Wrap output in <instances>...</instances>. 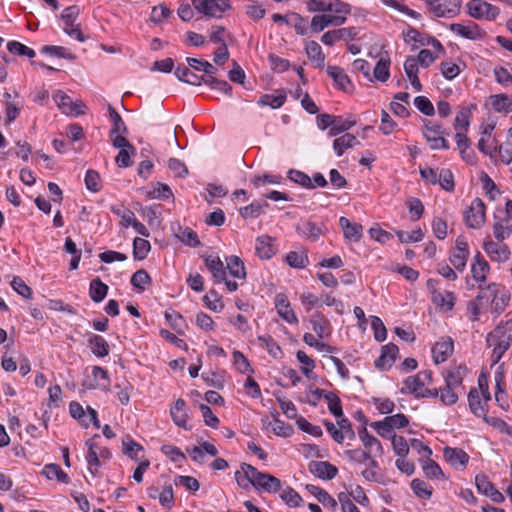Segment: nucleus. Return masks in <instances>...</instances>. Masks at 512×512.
Returning a JSON list of instances; mask_svg holds the SVG:
<instances>
[{
	"label": "nucleus",
	"instance_id": "f257e3e1",
	"mask_svg": "<svg viewBox=\"0 0 512 512\" xmlns=\"http://www.w3.org/2000/svg\"><path fill=\"white\" fill-rule=\"evenodd\" d=\"M486 342L492 348L491 362L495 365L512 344V320L500 322L488 333Z\"/></svg>",
	"mask_w": 512,
	"mask_h": 512
},
{
	"label": "nucleus",
	"instance_id": "f03ea898",
	"mask_svg": "<svg viewBox=\"0 0 512 512\" xmlns=\"http://www.w3.org/2000/svg\"><path fill=\"white\" fill-rule=\"evenodd\" d=\"M432 382V372L423 370L414 376H409L404 380V389L414 394L416 397H438L437 389H430Z\"/></svg>",
	"mask_w": 512,
	"mask_h": 512
},
{
	"label": "nucleus",
	"instance_id": "7ed1b4c3",
	"mask_svg": "<svg viewBox=\"0 0 512 512\" xmlns=\"http://www.w3.org/2000/svg\"><path fill=\"white\" fill-rule=\"evenodd\" d=\"M465 9L467 15L476 20L494 21L500 13L497 6L484 0H470L466 3Z\"/></svg>",
	"mask_w": 512,
	"mask_h": 512
},
{
	"label": "nucleus",
	"instance_id": "20e7f679",
	"mask_svg": "<svg viewBox=\"0 0 512 512\" xmlns=\"http://www.w3.org/2000/svg\"><path fill=\"white\" fill-rule=\"evenodd\" d=\"M491 300V304L497 313H501L508 305L510 295L497 283H491L485 288H481L478 293V300Z\"/></svg>",
	"mask_w": 512,
	"mask_h": 512
},
{
	"label": "nucleus",
	"instance_id": "39448f33",
	"mask_svg": "<svg viewBox=\"0 0 512 512\" xmlns=\"http://www.w3.org/2000/svg\"><path fill=\"white\" fill-rule=\"evenodd\" d=\"M350 13L324 12L314 15L311 19L310 30L313 33H320L330 26H341L346 23L347 15Z\"/></svg>",
	"mask_w": 512,
	"mask_h": 512
},
{
	"label": "nucleus",
	"instance_id": "423d86ee",
	"mask_svg": "<svg viewBox=\"0 0 512 512\" xmlns=\"http://www.w3.org/2000/svg\"><path fill=\"white\" fill-rule=\"evenodd\" d=\"M437 284L435 279H428L426 283L432 303L442 311H452L456 302L455 294L451 291L439 290Z\"/></svg>",
	"mask_w": 512,
	"mask_h": 512
},
{
	"label": "nucleus",
	"instance_id": "0eeeda50",
	"mask_svg": "<svg viewBox=\"0 0 512 512\" xmlns=\"http://www.w3.org/2000/svg\"><path fill=\"white\" fill-rule=\"evenodd\" d=\"M79 14L77 6H69L62 11L61 21L63 31L71 38L84 42L85 37L80 29L79 24L76 23Z\"/></svg>",
	"mask_w": 512,
	"mask_h": 512
},
{
	"label": "nucleus",
	"instance_id": "6e6552de",
	"mask_svg": "<svg viewBox=\"0 0 512 512\" xmlns=\"http://www.w3.org/2000/svg\"><path fill=\"white\" fill-rule=\"evenodd\" d=\"M193 7L209 18H221L231 8L229 0H193Z\"/></svg>",
	"mask_w": 512,
	"mask_h": 512
},
{
	"label": "nucleus",
	"instance_id": "1a4fd4ad",
	"mask_svg": "<svg viewBox=\"0 0 512 512\" xmlns=\"http://www.w3.org/2000/svg\"><path fill=\"white\" fill-rule=\"evenodd\" d=\"M305 4L311 13H351V6L341 0H307Z\"/></svg>",
	"mask_w": 512,
	"mask_h": 512
},
{
	"label": "nucleus",
	"instance_id": "9d476101",
	"mask_svg": "<svg viewBox=\"0 0 512 512\" xmlns=\"http://www.w3.org/2000/svg\"><path fill=\"white\" fill-rule=\"evenodd\" d=\"M483 250L492 262L498 264L507 263L511 257V249L505 243L495 242L491 237H486L483 242Z\"/></svg>",
	"mask_w": 512,
	"mask_h": 512
},
{
	"label": "nucleus",
	"instance_id": "9b49d317",
	"mask_svg": "<svg viewBox=\"0 0 512 512\" xmlns=\"http://www.w3.org/2000/svg\"><path fill=\"white\" fill-rule=\"evenodd\" d=\"M424 138L430 143L431 149H448L449 145L443 137L442 126L433 121H425L423 129Z\"/></svg>",
	"mask_w": 512,
	"mask_h": 512
},
{
	"label": "nucleus",
	"instance_id": "f8f14e48",
	"mask_svg": "<svg viewBox=\"0 0 512 512\" xmlns=\"http://www.w3.org/2000/svg\"><path fill=\"white\" fill-rule=\"evenodd\" d=\"M450 31L456 36L472 41L482 40L486 36V32L472 21H468L467 23H453L450 25Z\"/></svg>",
	"mask_w": 512,
	"mask_h": 512
},
{
	"label": "nucleus",
	"instance_id": "ddd939ff",
	"mask_svg": "<svg viewBox=\"0 0 512 512\" xmlns=\"http://www.w3.org/2000/svg\"><path fill=\"white\" fill-rule=\"evenodd\" d=\"M461 0H429L430 9L437 17L451 18L460 12Z\"/></svg>",
	"mask_w": 512,
	"mask_h": 512
},
{
	"label": "nucleus",
	"instance_id": "4468645a",
	"mask_svg": "<svg viewBox=\"0 0 512 512\" xmlns=\"http://www.w3.org/2000/svg\"><path fill=\"white\" fill-rule=\"evenodd\" d=\"M469 246L465 238L458 237L450 255V262L456 270L463 271L469 257Z\"/></svg>",
	"mask_w": 512,
	"mask_h": 512
},
{
	"label": "nucleus",
	"instance_id": "2eb2a0df",
	"mask_svg": "<svg viewBox=\"0 0 512 512\" xmlns=\"http://www.w3.org/2000/svg\"><path fill=\"white\" fill-rule=\"evenodd\" d=\"M53 100L57 107L66 115L78 116L84 113V105L81 102H73L63 91H56Z\"/></svg>",
	"mask_w": 512,
	"mask_h": 512
},
{
	"label": "nucleus",
	"instance_id": "dca6fc26",
	"mask_svg": "<svg viewBox=\"0 0 512 512\" xmlns=\"http://www.w3.org/2000/svg\"><path fill=\"white\" fill-rule=\"evenodd\" d=\"M490 399L491 396L487 389L483 392L482 400L480 392L476 388H472L468 394V403L471 412L477 417H483L486 420V406Z\"/></svg>",
	"mask_w": 512,
	"mask_h": 512
},
{
	"label": "nucleus",
	"instance_id": "f3484780",
	"mask_svg": "<svg viewBox=\"0 0 512 512\" xmlns=\"http://www.w3.org/2000/svg\"><path fill=\"white\" fill-rule=\"evenodd\" d=\"M485 220V206L481 199L476 198L465 212V222L470 228H479Z\"/></svg>",
	"mask_w": 512,
	"mask_h": 512
},
{
	"label": "nucleus",
	"instance_id": "a211bd4d",
	"mask_svg": "<svg viewBox=\"0 0 512 512\" xmlns=\"http://www.w3.org/2000/svg\"><path fill=\"white\" fill-rule=\"evenodd\" d=\"M277 314L288 324H298V318L285 294L279 293L274 300Z\"/></svg>",
	"mask_w": 512,
	"mask_h": 512
},
{
	"label": "nucleus",
	"instance_id": "6ab92c4d",
	"mask_svg": "<svg viewBox=\"0 0 512 512\" xmlns=\"http://www.w3.org/2000/svg\"><path fill=\"white\" fill-rule=\"evenodd\" d=\"M454 343L450 337L441 338L432 347V357L436 364L445 362L453 353Z\"/></svg>",
	"mask_w": 512,
	"mask_h": 512
},
{
	"label": "nucleus",
	"instance_id": "aec40b11",
	"mask_svg": "<svg viewBox=\"0 0 512 512\" xmlns=\"http://www.w3.org/2000/svg\"><path fill=\"white\" fill-rule=\"evenodd\" d=\"M475 484L478 492L489 497L493 502L501 503L504 501L503 494L494 487L485 475H477Z\"/></svg>",
	"mask_w": 512,
	"mask_h": 512
},
{
	"label": "nucleus",
	"instance_id": "412c9836",
	"mask_svg": "<svg viewBox=\"0 0 512 512\" xmlns=\"http://www.w3.org/2000/svg\"><path fill=\"white\" fill-rule=\"evenodd\" d=\"M257 475L258 470L255 467L250 464L243 463L240 469L235 472V479L241 488L249 490L251 487H254Z\"/></svg>",
	"mask_w": 512,
	"mask_h": 512
},
{
	"label": "nucleus",
	"instance_id": "4be33fe9",
	"mask_svg": "<svg viewBox=\"0 0 512 512\" xmlns=\"http://www.w3.org/2000/svg\"><path fill=\"white\" fill-rule=\"evenodd\" d=\"M490 272V265L485 260V258L478 252L472 261L471 264V274L473 279L479 284L485 283L487 279V275ZM480 289L483 288L482 285H479Z\"/></svg>",
	"mask_w": 512,
	"mask_h": 512
},
{
	"label": "nucleus",
	"instance_id": "5701e85b",
	"mask_svg": "<svg viewBox=\"0 0 512 512\" xmlns=\"http://www.w3.org/2000/svg\"><path fill=\"white\" fill-rule=\"evenodd\" d=\"M254 488L258 491L276 493L281 488V481L268 473H263L258 470Z\"/></svg>",
	"mask_w": 512,
	"mask_h": 512
},
{
	"label": "nucleus",
	"instance_id": "b1692460",
	"mask_svg": "<svg viewBox=\"0 0 512 512\" xmlns=\"http://www.w3.org/2000/svg\"><path fill=\"white\" fill-rule=\"evenodd\" d=\"M443 455L445 460L456 469H464L469 461V455L460 448L445 447Z\"/></svg>",
	"mask_w": 512,
	"mask_h": 512
},
{
	"label": "nucleus",
	"instance_id": "393cba45",
	"mask_svg": "<svg viewBox=\"0 0 512 512\" xmlns=\"http://www.w3.org/2000/svg\"><path fill=\"white\" fill-rule=\"evenodd\" d=\"M339 225L343 231V235L346 241L359 242L363 235V226L358 223H352L346 217H340Z\"/></svg>",
	"mask_w": 512,
	"mask_h": 512
},
{
	"label": "nucleus",
	"instance_id": "a878e982",
	"mask_svg": "<svg viewBox=\"0 0 512 512\" xmlns=\"http://www.w3.org/2000/svg\"><path fill=\"white\" fill-rule=\"evenodd\" d=\"M398 347L392 343L382 347L381 355L375 360V366L381 370H388L395 362Z\"/></svg>",
	"mask_w": 512,
	"mask_h": 512
},
{
	"label": "nucleus",
	"instance_id": "bb28decb",
	"mask_svg": "<svg viewBox=\"0 0 512 512\" xmlns=\"http://www.w3.org/2000/svg\"><path fill=\"white\" fill-rule=\"evenodd\" d=\"M170 415L175 425L184 429H188L187 405L183 399L179 398L174 402V404L170 407Z\"/></svg>",
	"mask_w": 512,
	"mask_h": 512
},
{
	"label": "nucleus",
	"instance_id": "cd10ccee",
	"mask_svg": "<svg viewBox=\"0 0 512 512\" xmlns=\"http://www.w3.org/2000/svg\"><path fill=\"white\" fill-rule=\"evenodd\" d=\"M255 252L261 259H270L276 253L274 239L268 235L259 236L256 239Z\"/></svg>",
	"mask_w": 512,
	"mask_h": 512
},
{
	"label": "nucleus",
	"instance_id": "c85d7f7f",
	"mask_svg": "<svg viewBox=\"0 0 512 512\" xmlns=\"http://www.w3.org/2000/svg\"><path fill=\"white\" fill-rule=\"evenodd\" d=\"M297 231L301 236L311 241H316L327 232V228L323 224L306 221L297 227Z\"/></svg>",
	"mask_w": 512,
	"mask_h": 512
},
{
	"label": "nucleus",
	"instance_id": "c756f323",
	"mask_svg": "<svg viewBox=\"0 0 512 512\" xmlns=\"http://www.w3.org/2000/svg\"><path fill=\"white\" fill-rule=\"evenodd\" d=\"M205 265L211 272L212 277L216 283H221L225 280V267L220 257L217 255H208L204 258Z\"/></svg>",
	"mask_w": 512,
	"mask_h": 512
},
{
	"label": "nucleus",
	"instance_id": "7c9ffc66",
	"mask_svg": "<svg viewBox=\"0 0 512 512\" xmlns=\"http://www.w3.org/2000/svg\"><path fill=\"white\" fill-rule=\"evenodd\" d=\"M358 435L366 452H370V455L374 456L382 455L383 447L380 441L373 435L369 434L365 427L358 432Z\"/></svg>",
	"mask_w": 512,
	"mask_h": 512
},
{
	"label": "nucleus",
	"instance_id": "2f4dec72",
	"mask_svg": "<svg viewBox=\"0 0 512 512\" xmlns=\"http://www.w3.org/2000/svg\"><path fill=\"white\" fill-rule=\"evenodd\" d=\"M466 372V367L462 365L448 369L444 374L445 384L462 392V382Z\"/></svg>",
	"mask_w": 512,
	"mask_h": 512
},
{
	"label": "nucleus",
	"instance_id": "473e14b6",
	"mask_svg": "<svg viewBox=\"0 0 512 512\" xmlns=\"http://www.w3.org/2000/svg\"><path fill=\"white\" fill-rule=\"evenodd\" d=\"M310 324L318 338H327L332 333V327L327 318L321 313H315L310 318Z\"/></svg>",
	"mask_w": 512,
	"mask_h": 512
},
{
	"label": "nucleus",
	"instance_id": "72a5a7b5",
	"mask_svg": "<svg viewBox=\"0 0 512 512\" xmlns=\"http://www.w3.org/2000/svg\"><path fill=\"white\" fill-rule=\"evenodd\" d=\"M310 471L318 478L323 480H331L333 479L337 473L338 469L326 461L313 462L309 465Z\"/></svg>",
	"mask_w": 512,
	"mask_h": 512
},
{
	"label": "nucleus",
	"instance_id": "f704fd0d",
	"mask_svg": "<svg viewBox=\"0 0 512 512\" xmlns=\"http://www.w3.org/2000/svg\"><path fill=\"white\" fill-rule=\"evenodd\" d=\"M327 74L334 80L339 89L343 91L352 90V82L342 68L338 66H328Z\"/></svg>",
	"mask_w": 512,
	"mask_h": 512
},
{
	"label": "nucleus",
	"instance_id": "c9c22d12",
	"mask_svg": "<svg viewBox=\"0 0 512 512\" xmlns=\"http://www.w3.org/2000/svg\"><path fill=\"white\" fill-rule=\"evenodd\" d=\"M490 104L497 113L508 114L512 112V96L508 94H495L490 96Z\"/></svg>",
	"mask_w": 512,
	"mask_h": 512
},
{
	"label": "nucleus",
	"instance_id": "e433bc0d",
	"mask_svg": "<svg viewBox=\"0 0 512 512\" xmlns=\"http://www.w3.org/2000/svg\"><path fill=\"white\" fill-rule=\"evenodd\" d=\"M358 143V139L353 134L346 133L334 140L333 149L337 156H342L347 149L354 147Z\"/></svg>",
	"mask_w": 512,
	"mask_h": 512
},
{
	"label": "nucleus",
	"instance_id": "4c0bfd02",
	"mask_svg": "<svg viewBox=\"0 0 512 512\" xmlns=\"http://www.w3.org/2000/svg\"><path fill=\"white\" fill-rule=\"evenodd\" d=\"M92 376L94 380V384H90L88 388L95 389L99 388L104 391H108V387L110 384L109 376L107 370L100 366H94L92 368Z\"/></svg>",
	"mask_w": 512,
	"mask_h": 512
},
{
	"label": "nucleus",
	"instance_id": "58836bf2",
	"mask_svg": "<svg viewBox=\"0 0 512 512\" xmlns=\"http://www.w3.org/2000/svg\"><path fill=\"white\" fill-rule=\"evenodd\" d=\"M42 475L48 480L57 479L59 482L68 484L70 478L57 464H46L42 469Z\"/></svg>",
	"mask_w": 512,
	"mask_h": 512
},
{
	"label": "nucleus",
	"instance_id": "ea45409f",
	"mask_svg": "<svg viewBox=\"0 0 512 512\" xmlns=\"http://www.w3.org/2000/svg\"><path fill=\"white\" fill-rule=\"evenodd\" d=\"M91 352L97 357H105L109 354V344L100 335L93 334L88 340Z\"/></svg>",
	"mask_w": 512,
	"mask_h": 512
},
{
	"label": "nucleus",
	"instance_id": "a19ab883",
	"mask_svg": "<svg viewBox=\"0 0 512 512\" xmlns=\"http://www.w3.org/2000/svg\"><path fill=\"white\" fill-rule=\"evenodd\" d=\"M305 51L308 58L315 62L318 67L324 66L325 55L322 51L321 46L316 41H308L305 44Z\"/></svg>",
	"mask_w": 512,
	"mask_h": 512
},
{
	"label": "nucleus",
	"instance_id": "79ce46f5",
	"mask_svg": "<svg viewBox=\"0 0 512 512\" xmlns=\"http://www.w3.org/2000/svg\"><path fill=\"white\" fill-rule=\"evenodd\" d=\"M86 445L88 446V452L86 454V461L88 465V471L93 475L96 476L98 473V468L100 466V460L99 455L97 452V445L94 444L91 440H88L86 442Z\"/></svg>",
	"mask_w": 512,
	"mask_h": 512
},
{
	"label": "nucleus",
	"instance_id": "37998d69",
	"mask_svg": "<svg viewBox=\"0 0 512 512\" xmlns=\"http://www.w3.org/2000/svg\"><path fill=\"white\" fill-rule=\"evenodd\" d=\"M226 268L231 276L237 279L246 278V270L243 261L238 256H230L226 258Z\"/></svg>",
	"mask_w": 512,
	"mask_h": 512
},
{
	"label": "nucleus",
	"instance_id": "c03bdc74",
	"mask_svg": "<svg viewBox=\"0 0 512 512\" xmlns=\"http://www.w3.org/2000/svg\"><path fill=\"white\" fill-rule=\"evenodd\" d=\"M267 429L272 431L275 435L280 437H290L293 434V428L290 424L275 418L273 421L265 423Z\"/></svg>",
	"mask_w": 512,
	"mask_h": 512
},
{
	"label": "nucleus",
	"instance_id": "a18cd8bd",
	"mask_svg": "<svg viewBox=\"0 0 512 512\" xmlns=\"http://www.w3.org/2000/svg\"><path fill=\"white\" fill-rule=\"evenodd\" d=\"M405 43L410 44L413 49H417L420 46H425L426 36L420 33L418 30L408 27L402 32Z\"/></svg>",
	"mask_w": 512,
	"mask_h": 512
},
{
	"label": "nucleus",
	"instance_id": "49530a36",
	"mask_svg": "<svg viewBox=\"0 0 512 512\" xmlns=\"http://www.w3.org/2000/svg\"><path fill=\"white\" fill-rule=\"evenodd\" d=\"M108 292V286L103 283L99 278H95L90 282L89 295L94 302H101L104 300Z\"/></svg>",
	"mask_w": 512,
	"mask_h": 512
},
{
	"label": "nucleus",
	"instance_id": "de8ad7c7",
	"mask_svg": "<svg viewBox=\"0 0 512 512\" xmlns=\"http://www.w3.org/2000/svg\"><path fill=\"white\" fill-rule=\"evenodd\" d=\"M267 206L266 202L253 201L248 206L240 208L239 213L244 219H254L259 217Z\"/></svg>",
	"mask_w": 512,
	"mask_h": 512
},
{
	"label": "nucleus",
	"instance_id": "09e8293b",
	"mask_svg": "<svg viewBox=\"0 0 512 512\" xmlns=\"http://www.w3.org/2000/svg\"><path fill=\"white\" fill-rule=\"evenodd\" d=\"M390 59L388 56H381L373 70L374 79L385 82L390 76Z\"/></svg>",
	"mask_w": 512,
	"mask_h": 512
},
{
	"label": "nucleus",
	"instance_id": "8fccbe9b",
	"mask_svg": "<svg viewBox=\"0 0 512 512\" xmlns=\"http://www.w3.org/2000/svg\"><path fill=\"white\" fill-rule=\"evenodd\" d=\"M356 121L351 119H344L340 116H334L333 124L329 129V136L335 137L342 132H345L355 125Z\"/></svg>",
	"mask_w": 512,
	"mask_h": 512
},
{
	"label": "nucleus",
	"instance_id": "3c124183",
	"mask_svg": "<svg viewBox=\"0 0 512 512\" xmlns=\"http://www.w3.org/2000/svg\"><path fill=\"white\" fill-rule=\"evenodd\" d=\"M437 390L441 402L447 406L455 404L458 401L460 394L462 393L461 391L452 388L447 384H445V387Z\"/></svg>",
	"mask_w": 512,
	"mask_h": 512
},
{
	"label": "nucleus",
	"instance_id": "603ef678",
	"mask_svg": "<svg viewBox=\"0 0 512 512\" xmlns=\"http://www.w3.org/2000/svg\"><path fill=\"white\" fill-rule=\"evenodd\" d=\"M175 76L182 82L191 85H201L202 76L195 74L188 67H177L175 70Z\"/></svg>",
	"mask_w": 512,
	"mask_h": 512
},
{
	"label": "nucleus",
	"instance_id": "864d4df0",
	"mask_svg": "<svg viewBox=\"0 0 512 512\" xmlns=\"http://www.w3.org/2000/svg\"><path fill=\"white\" fill-rule=\"evenodd\" d=\"M310 492L322 503L325 507L335 509L337 507V500L331 497L327 491L317 486H308Z\"/></svg>",
	"mask_w": 512,
	"mask_h": 512
},
{
	"label": "nucleus",
	"instance_id": "5fc2aeb1",
	"mask_svg": "<svg viewBox=\"0 0 512 512\" xmlns=\"http://www.w3.org/2000/svg\"><path fill=\"white\" fill-rule=\"evenodd\" d=\"M286 101L284 93L264 94L260 97L258 104L261 106H270L273 109L280 108Z\"/></svg>",
	"mask_w": 512,
	"mask_h": 512
},
{
	"label": "nucleus",
	"instance_id": "6e6d98bb",
	"mask_svg": "<svg viewBox=\"0 0 512 512\" xmlns=\"http://www.w3.org/2000/svg\"><path fill=\"white\" fill-rule=\"evenodd\" d=\"M282 181H283V177L281 175L270 174V173H265L263 175H255L251 179V183L253 184V186L255 188H260L265 184L277 185V184H280Z\"/></svg>",
	"mask_w": 512,
	"mask_h": 512
},
{
	"label": "nucleus",
	"instance_id": "4d7b16f0",
	"mask_svg": "<svg viewBox=\"0 0 512 512\" xmlns=\"http://www.w3.org/2000/svg\"><path fill=\"white\" fill-rule=\"evenodd\" d=\"M150 249L151 245L146 239L137 237L133 240V256L135 259H145Z\"/></svg>",
	"mask_w": 512,
	"mask_h": 512
},
{
	"label": "nucleus",
	"instance_id": "13d9d810",
	"mask_svg": "<svg viewBox=\"0 0 512 512\" xmlns=\"http://www.w3.org/2000/svg\"><path fill=\"white\" fill-rule=\"evenodd\" d=\"M108 111L110 119L112 121V128L110 130V134L127 133V127L120 114L111 105H108Z\"/></svg>",
	"mask_w": 512,
	"mask_h": 512
},
{
	"label": "nucleus",
	"instance_id": "bf43d9fd",
	"mask_svg": "<svg viewBox=\"0 0 512 512\" xmlns=\"http://www.w3.org/2000/svg\"><path fill=\"white\" fill-rule=\"evenodd\" d=\"M287 25L292 26L299 35H306L309 30L307 20L298 13H290Z\"/></svg>",
	"mask_w": 512,
	"mask_h": 512
},
{
	"label": "nucleus",
	"instance_id": "052dcab7",
	"mask_svg": "<svg viewBox=\"0 0 512 512\" xmlns=\"http://www.w3.org/2000/svg\"><path fill=\"white\" fill-rule=\"evenodd\" d=\"M471 111L469 108L465 107L461 109L456 117L454 123L455 131L467 132L470 125Z\"/></svg>",
	"mask_w": 512,
	"mask_h": 512
},
{
	"label": "nucleus",
	"instance_id": "680f3d73",
	"mask_svg": "<svg viewBox=\"0 0 512 512\" xmlns=\"http://www.w3.org/2000/svg\"><path fill=\"white\" fill-rule=\"evenodd\" d=\"M258 341L265 346L267 352L273 358H280L282 355V350L280 346L274 341V339L270 335H261L258 336Z\"/></svg>",
	"mask_w": 512,
	"mask_h": 512
},
{
	"label": "nucleus",
	"instance_id": "e2e57ef3",
	"mask_svg": "<svg viewBox=\"0 0 512 512\" xmlns=\"http://www.w3.org/2000/svg\"><path fill=\"white\" fill-rule=\"evenodd\" d=\"M411 489L416 496L422 499H429L432 495V487L420 479L411 481Z\"/></svg>",
	"mask_w": 512,
	"mask_h": 512
},
{
	"label": "nucleus",
	"instance_id": "0e129e2a",
	"mask_svg": "<svg viewBox=\"0 0 512 512\" xmlns=\"http://www.w3.org/2000/svg\"><path fill=\"white\" fill-rule=\"evenodd\" d=\"M286 262L292 268H305L308 257L304 252L291 251L286 256Z\"/></svg>",
	"mask_w": 512,
	"mask_h": 512
},
{
	"label": "nucleus",
	"instance_id": "69168bd1",
	"mask_svg": "<svg viewBox=\"0 0 512 512\" xmlns=\"http://www.w3.org/2000/svg\"><path fill=\"white\" fill-rule=\"evenodd\" d=\"M7 49L12 54L26 56L28 58H33L36 54L33 49L17 41H9L7 43Z\"/></svg>",
	"mask_w": 512,
	"mask_h": 512
},
{
	"label": "nucleus",
	"instance_id": "338daca9",
	"mask_svg": "<svg viewBox=\"0 0 512 512\" xmlns=\"http://www.w3.org/2000/svg\"><path fill=\"white\" fill-rule=\"evenodd\" d=\"M325 400L327 402L329 411L336 418H340L343 416L341 401L335 393L328 392L327 394H325Z\"/></svg>",
	"mask_w": 512,
	"mask_h": 512
},
{
	"label": "nucleus",
	"instance_id": "774afa93",
	"mask_svg": "<svg viewBox=\"0 0 512 512\" xmlns=\"http://www.w3.org/2000/svg\"><path fill=\"white\" fill-rule=\"evenodd\" d=\"M151 282L149 274L144 270L140 269L136 271L131 277V284L139 291H144L146 286Z\"/></svg>",
	"mask_w": 512,
	"mask_h": 512
}]
</instances>
